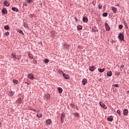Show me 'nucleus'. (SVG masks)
I'll return each instance as SVG.
<instances>
[{"label":"nucleus","instance_id":"nucleus-10","mask_svg":"<svg viewBox=\"0 0 129 129\" xmlns=\"http://www.w3.org/2000/svg\"><path fill=\"white\" fill-rule=\"evenodd\" d=\"M83 22L84 23H88V18L86 16H84L83 17Z\"/></svg>","mask_w":129,"mask_h":129},{"label":"nucleus","instance_id":"nucleus-15","mask_svg":"<svg viewBox=\"0 0 129 129\" xmlns=\"http://www.w3.org/2000/svg\"><path fill=\"white\" fill-rule=\"evenodd\" d=\"M12 10L13 12H16V13H18L19 12V9L16 7H12Z\"/></svg>","mask_w":129,"mask_h":129},{"label":"nucleus","instance_id":"nucleus-22","mask_svg":"<svg viewBox=\"0 0 129 129\" xmlns=\"http://www.w3.org/2000/svg\"><path fill=\"white\" fill-rule=\"evenodd\" d=\"M63 48L64 49H69V45L67 43H64L63 44Z\"/></svg>","mask_w":129,"mask_h":129},{"label":"nucleus","instance_id":"nucleus-33","mask_svg":"<svg viewBox=\"0 0 129 129\" xmlns=\"http://www.w3.org/2000/svg\"><path fill=\"white\" fill-rule=\"evenodd\" d=\"M107 15H108V14L106 12H105L104 13H103V17H107Z\"/></svg>","mask_w":129,"mask_h":129},{"label":"nucleus","instance_id":"nucleus-1","mask_svg":"<svg viewBox=\"0 0 129 129\" xmlns=\"http://www.w3.org/2000/svg\"><path fill=\"white\" fill-rule=\"evenodd\" d=\"M11 56L12 57V59H14V60H20L21 58L22 57V55H16V53L15 52H13L11 54Z\"/></svg>","mask_w":129,"mask_h":129},{"label":"nucleus","instance_id":"nucleus-20","mask_svg":"<svg viewBox=\"0 0 129 129\" xmlns=\"http://www.w3.org/2000/svg\"><path fill=\"white\" fill-rule=\"evenodd\" d=\"M98 71L99 72H100V73H102L103 72H104V71H105V69H100L99 68L98 69Z\"/></svg>","mask_w":129,"mask_h":129},{"label":"nucleus","instance_id":"nucleus-12","mask_svg":"<svg viewBox=\"0 0 129 129\" xmlns=\"http://www.w3.org/2000/svg\"><path fill=\"white\" fill-rule=\"evenodd\" d=\"M112 11L113 12V14H116V12L117 11V9L114 7H111Z\"/></svg>","mask_w":129,"mask_h":129},{"label":"nucleus","instance_id":"nucleus-18","mask_svg":"<svg viewBox=\"0 0 129 129\" xmlns=\"http://www.w3.org/2000/svg\"><path fill=\"white\" fill-rule=\"evenodd\" d=\"M57 90H58V93H59V94H61V93H62V92H63V89L60 87H58Z\"/></svg>","mask_w":129,"mask_h":129},{"label":"nucleus","instance_id":"nucleus-13","mask_svg":"<svg viewBox=\"0 0 129 129\" xmlns=\"http://www.w3.org/2000/svg\"><path fill=\"white\" fill-rule=\"evenodd\" d=\"M92 31L94 32H98V29H97V28L96 26H94L92 28Z\"/></svg>","mask_w":129,"mask_h":129},{"label":"nucleus","instance_id":"nucleus-48","mask_svg":"<svg viewBox=\"0 0 129 129\" xmlns=\"http://www.w3.org/2000/svg\"><path fill=\"white\" fill-rule=\"evenodd\" d=\"M119 74H120V73H119V72H116V73H115V75H116L117 76H118L119 75Z\"/></svg>","mask_w":129,"mask_h":129},{"label":"nucleus","instance_id":"nucleus-27","mask_svg":"<svg viewBox=\"0 0 129 129\" xmlns=\"http://www.w3.org/2000/svg\"><path fill=\"white\" fill-rule=\"evenodd\" d=\"M28 57L31 59H33V55H32V54L30 53H28Z\"/></svg>","mask_w":129,"mask_h":129},{"label":"nucleus","instance_id":"nucleus-6","mask_svg":"<svg viewBox=\"0 0 129 129\" xmlns=\"http://www.w3.org/2000/svg\"><path fill=\"white\" fill-rule=\"evenodd\" d=\"M123 114L125 116H126L128 114V110L127 109H124L123 111Z\"/></svg>","mask_w":129,"mask_h":129},{"label":"nucleus","instance_id":"nucleus-34","mask_svg":"<svg viewBox=\"0 0 129 129\" xmlns=\"http://www.w3.org/2000/svg\"><path fill=\"white\" fill-rule=\"evenodd\" d=\"M44 62L46 63H49V59L48 58H46L45 59H44Z\"/></svg>","mask_w":129,"mask_h":129},{"label":"nucleus","instance_id":"nucleus-47","mask_svg":"<svg viewBox=\"0 0 129 129\" xmlns=\"http://www.w3.org/2000/svg\"><path fill=\"white\" fill-rule=\"evenodd\" d=\"M60 120L61 123H63V117H60Z\"/></svg>","mask_w":129,"mask_h":129},{"label":"nucleus","instance_id":"nucleus-24","mask_svg":"<svg viewBox=\"0 0 129 129\" xmlns=\"http://www.w3.org/2000/svg\"><path fill=\"white\" fill-rule=\"evenodd\" d=\"M9 94L10 96H13V95L15 94V92L13 91H11L9 92Z\"/></svg>","mask_w":129,"mask_h":129},{"label":"nucleus","instance_id":"nucleus-58","mask_svg":"<svg viewBox=\"0 0 129 129\" xmlns=\"http://www.w3.org/2000/svg\"><path fill=\"white\" fill-rule=\"evenodd\" d=\"M100 80H101L100 79V80H99V81H100Z\"/></svg>","mask_w":129,"mask_h":129},{"label":"nucleus","instance_id":"nucleus-49","mask_svg":"<svg viewBox=\"0 0 129 129\" xmlns=\"http://www.w3.org/2000/svg\"><path fill=\"white\" fill-rule=\"evenodd\" d=\"M124 67V66L122 64L120 68H121L122 69H123Z\"/></svg>","mask_w":129,"mask_h":129},{"label":"nucleus","instance_id":"nucleus-8","mask_svg":"<svg viewBox=\"0 0 129 129\" xmlns=\"http://www.w3.org/2000/svg\"><path fill=\"white\" fill-rule=\"evenodd\" d=\"M2 13L3 15H8V10H7V9L6 8H3L2 9Z\"/></svg>","mask_w":129,"mask_h":129},{"label":"nucleus","instance_id":"nucleus-28","mask_svg":"<svg viewBox=\"0 0 129 129\" xmlns=\"http://www.w3.org/2000/svg\"><path fill=\"white\" fill-rule=\"evenodd\" d=\"M26 2H27V3L28 4H32V3H33V0H25Z\"/></svg>","mask_w":129,"mask_h":129},{"label":"nucleus","instance_id":"nucleus-42","mask_svg":"<svg viewBox=\"0 0 129 129\" xmlns=\"http://www.w3.org/2000/svg\"><path fill=\"white\" fill-rule=\"evenodd\" d=\"M4 35H6L7 36H9L10 35V32H7L4 33Z\"/></svg>","mask_w":129,"mask_h":129},{"label":"nucleus","instance_id":"nucleus-45","mask_svg":"<svg viewBox=\"0 0 129 129\" xmlns=\"http://www.w3.org/2000/svg\"><path fill=\"white\" fill-rule=\"evenodd\" d=\"M117 113L119 114V115H120V110H117Z\"/></svg>","mask_w":129,"mask_h":129},{"label":"nucleus","instance_id":"nucleus-31","mask_svg":"<svg viewBox=\"0 0 129 129\" xmlns=\"http://www.w3.org/2000/svg\"><path fill=\"white\" fill-rule=\"evenodd\" d=\"M123 28V25L120 24L118 26V29H119L120 30H121V29H122Z\"/></svg>","mask_w":129,"mask_h":129},{"label":"nucleus","instance_id":"nucleus-30","mask_svg":"<svg viewBox=\"0 0 129 129\" xmlns=\"http://www.w3.org/2000/svg\"><path fill=\"white\" fill-rule=\"evenodd\" d=\"M73 114L75 115V116H77V117H78L80 115L79 113L78 112H75Z\"/></svg>","mask_w":129,"mask_h":129},{"label":"nucleus","instance_id":"nucleus-52","mask_svg":"<svg viewBox=\"0 0 129 129\" xmlns=\"http://www.w3.org/2000/svg\"><path fill=\"white\" fill-rule=\"evenodd\" d=\"M31 110H33V111H34V112H37L36 109H32Z\"/></svg>","mask_w":129,"mask_h":129},{"label":"nucleus","instance_id":"nucleus-54","mask_svg":"<svg viewBox=\"0 0 129 129\" xmlns=\"http://www.w3.org/2000/svg\"><path fill=\"white\" fill-rule=\"evenodd\" d=\"M25 83H26V84H27V85H29V83L25 82Z\"/></svg>","mask_w":129,"mask_h":129},{"label":"nucleus","instance_id":"nucleus-29","mask_svg":"<svg viewBox=\"0 0 129 129\" xmlns=\"http://www.w3.org/2000/svg\"><path fill=\"white\" fill-rule=\"evenodd\" d=\"M124 25L125 26V28H126V29H128V26L126 22H124Z\"/></svg>","mask_w":129,"mask_h":129},{"label":"nucleus","instance_id":"nucleus-32","mask_svg":"<svg viewBox=\"0 0 129 129\" xmlns=\"http://www.w3.org/2000/svg\"><path fill=\"white\" fill-rule=\"evenodd\" d=\"M13 83H15V84H18V80H17L16 79H14L13 80Z\"/></svg>","mask_w":129,"mask_h":129},{"label":"nucleus","instance_id":"nucleus-37","mask_svg":"<svg viewBox=\"0 0 129 129\" xmlns=\"http://www.w3.org/2000/svg\"><path fill=\"white\" fill-rule=\"evenodd\" d=\"M19 33H20V34H21V35H24V32H23V30H20L19 31Z\"/></svg>","mask_w":129,"mask_h":129},{"label":"nucleus","instance_id":"nucleus-2","mask_svg":"<svg viewBox=\"0 0 129 129\" xmlns=\"http://www.w3.org/2000/svg\"><path fill=\"white\" fill-rule=\"evenodd\" d=\"M118 38L120 41H123L124 40V35L122 33H119Z\"/></svg>","mask_w":129,"mask_h":129},{"label":"nucleus","instance_id":"nucleus-51","mask_svg":"<svg viewBox=\"0 0 129 129\" xmlns=\"http://www.w3.org/2000/svg\"><path fill=\"white\" fill-rule=\"evenodd\" d=\"M34 64H37V60H35L34 61H33Z\"/></svg>","mask_w":129,"mask_h":129},{"label":"nucleus","instance_id":"nucleus-44","mask_svg":"<svg viewBox=\"0 0 129 129\" xmlns=\"http://www.w3.org/2000/svg\"><path fill=\"white\" fill-rule=\"evenodd\" d=\"M113 86H114V87H119V85L118 84L113 85Z\"/></svg>","mask_w":129,"mask_h":129},{"label":"nucleus","instance_id":"nucleus-21","mask_svg":"<svg viewBox=\"0 0 129 129\" xmlns=\"http://www.w3.org/2000/svg\"><path fill=\"white\" fill-rule=\"evenodd\" d=\"M112 76V72L111 71L108 72L107 73V76L108 77H110V76Z\"/></svg>","mask_w":129,"mask_h":129},{"label":"nucleus","instance_id":"nucleus-39","mask_svg":"<svg viewBox=\"0 0 129 129\" xmlns=\"http://www.w3.org/2000/svg\"><path fill=\"white\" fill-rule=\"evenodd\" d=\"M51 36H52V37H53L54 38V37H55V36H56V35H55V32H51Z\"/></svg>","mask_w":129,"mask_h":129},{"label":"nucleus","instance_id":"nucleus-16","mask_svg":"<svg viewBox=\"0 0 129 129\" xmlns=\"http://www.w3.org/2000/svg\"><path fill=\"white\" fill-rule=\"evenodd\" d=\"M4 6H5L6 7H10V3H9L8 2V1H5L4 2Z\"/></svg>","mask_w":129,"mask_h":129},{"label":"nucleus","instance_id":"nucleus-14","mask_svg":"<svg viewBox=\"0 0 129 129\" xmlns=\"http://www.w3.org/2000/svg\"><path fill=\"white\" fill-rule=\"evenodd\" d=\"M17 103H18V104H21L22 103V98H19L17 101Z\"/></svg>","mask_w":129,"mask_h":129},{"label":"nucleus","instance_id":"nucleus-4","mask_svg":"<svg viewBox=\"0 0 129 129\" xmlns=\"http://www.w3.org/2000/svg\"><path fill=\"white\" fill-rule=\"evenodd\" d=\"M99 105L101 106V107H102V108H104V109H107V107L105 105L104 103H103L102 102H99Z\"/></svg>","mask_w":129,"mask_h":129},{"label":"nucleus","instance_id":"nucleus-57","mask_svg":"<svg viewBox=\"0 0 129 129\" xmlns=\"http://www.w3.org/2000/svg\"><path fill=\"white\" fill-rule=\"evenodd\" d=\"M127 92H128V93H129V90H128V91H127Z\"/></svg>","mask_w":129,"mask_h":129},{"label":"nucleus","instance_id":"nucleus-35","mask_svg":"<svg viewBox=\"0 0 129 129\" xmlns=\"http://www.w3.org/2000/svg\"><path fill=\"white\" fill-rule=\"evenodd\" d=\"M98 8L99 10H101L102 9V5H101V4H99Z\"/></svg>","mask_w":129,"mask_h":129},{"label":"nucleus","instance_id":"nucleus-9","mask_svg":"<svg viewBox=\"0 0 129 129\" xmlns=\"http://www.w3.org/2000/svg\"><path fill=\"white\" fill-rule=\"evenodd\" d=\"M63 78H64V79H70V77L69 76V75L65 73L63 74Z\"/></svg>","mask_w":129,"mask_h":129},{"label":"nucleus","instance_id":"nucleus-11","mask_svg":"<svg viewBox=\"0 0 129 129\" xmlns=\"http://www.w3.org/2000/svg\"><path fill=\"white\" fill-rule=\"evenodd\" d=\"M95 69H96V68L94 66L89 67V70L90 71H91V72H93Z\"/></svg>","mask_w":129,"mask_h":129},{"label":"nucleus","instance_id":"nucleus-23","mask_svg":"<svg viewBox=\"0 0 129 129\" xmlns=\"http://www.w3.org/2000/svg\"><path fill=\"white\" fill-rule=\"evenodd\" d=\"M78 31H81L82 30V26L78 25L77 26Z\"/></svg>","mask_w":129,"mask_h":129},{"label":"nucleus","instance_id":"nucleus-7","mask_svg":"<svg viewBox=\"0 0 129 129\" xmlns=\"http://www.w3.org/2000/svg\"><path fill=\"white\" fill-rule=\"evenodd\" d=\"M45 123L47 124V125H50V124L52 123V120L51 119H47L45 120Z\"/></svg>","mask_w":129,"mask_h":129},{"label":"nucleus","instance_id":"nucleus-50","mask_svg":"<svg viewBox=\"0 0 129 129\" xmlns=\"http://www.w3.org/2000/svg\"><path fill=\"white\" fill-rule=\"evenodd\" d=\"M23 5L25 6V7H27V6H28V4L27 3H24Z\"/></svg>","mask_w":129,"mask_h":129},{"label":"nucleus","instance_id":"nucleus-26","mask_svg":"<svg viewBox=\"0 0 129 129\" xmlns=\"http://www.w3.org/2000/svg\"><path fill=\"white\" fill-rule=\"evenodd\" d=\"M4 29L5 30H10V26L8 25H7L4 27Z\"/></svg>","mask_w":129,"mask_h":129},{"label":"nucleus","instance_id":"nucleus-38","mask_svg":"<svg viewBox=\"0 0 129 129\" xmlns=\"http://www.w3.org/2000/svg\"><path fill=\"white\" fill-rule=\"evenodd\" d=\"M58 72H59V74H62V75L64 74L63 71H62L61 70H60Z\"/></svg>","mask_w":129,"mask_h":129},{"label":"nucleus","instance_id":"nucleus-17","mask_svg":"<svg viewBox=\"0 0 129 129\" xmlns=\"http://www.w3.org/2000/svg\"><path fill=\"white\" fill-rule=\"evenodd\" d=\"M87 83V80L86 79H83L82 80V84L83 85H85Z\"/></svg>","mask_w":129,"mask_h":129},{"label":"nucleus","instance_id":"nucleus-25","mask_svg":"<svg viewBox=\"0 0 129 129\" xmlns=\"http://www.w3.org/2000/svg\"><path fill=\"white\" fill-rule=\"evenodd\" d=\"M42 115H43V114L41 113H38L36 115L37 117H38L39 118H40V117H41Z\"/></svg>","mask_w":129,"mask_h":129},{"label":"nucleus","instance_id":"nucleus-3","mask_svg":"<svg viewBox=\"0 0 129 129\" xmlns=\"http://www.w3.org/2000/svg\"><path fill=\"white\" fill-rule=\"evenodd\" d=\"M27 77L29 79H30V80H34V79H35V77H34V75H33L32 73L29 74Z\"/></svg>","mask_w":129,"mask_h":129},{"label":"nucleus","instance_id":"nucleus-36","mask_svg":"<svg viewBox=\"0 0 129 129\" xmlns=\"http://www.w3.org/2000/svg\"><path fill=\"white\" fill-rule=\"evenodd\" d=\"M33 17H35V14H30L29 15L30 19H32V18H33Z\"/></svg>","mask_w":129,"mask_h":129},{"label":"nucleus","instance_id":"nucleus-55","mask_svg":"<svg viewBox=\"0 0 129 129\" xmlns=\"http://www.w3.org/2000/svg\"><path fill=\"white\" fill-rule=\"evenodd\" d=\"M49 98V95L47 96V99Z\"/></svg>","mask_w":129,"mask_h":129},{"label":"nucleus","instance_id":"nucleus-53","mask_svg":"<svg viewBox=\"0 0 129 129\" xmlns=\"http://www.w3.org/2000/svg\"><path fill=\"white\" fill-rule=\"evenodd\" d=\"M76 109H77V110H78V108H77V106H76Z\"/></svg>","mask_w":129,"mask_h":129},{"label":"nucleus","instance_id":"nucleus-43","mask_svg":"<svg viewBox=\"0 0 129 129\" xmlns=\"http://www.w3.org/2000/svg\"><path fill=\"white\" fill-rule=\"evenodd\" d=\"M65 116V114H64V113H62L61 114V117H63V118H64V117Z\"/></svg>","mask_w":129,"mask_h":129},{"label":"nucleus","instance_id":"nucleus-5","mask_svg":"<svg viewBox=\"0 0 129 129\" xmlns=\"http://www.w3.org/2000/svg\"><path fill=\"white\" fill-rule=\"evenodd\" d=\"M104 26L106 28V31H110V27H109V25L107 23H104Z\"/></svg>","mask_w":129,"mask_h":129},{"label":"nucleus","instance_id":"nucleus-46","mask_svg":"<svg viewBox=\"0 0 129 129\" xmlns=\"http://www.w3.org/2000/svg\"><path fill=\"white\" fill-rule=\"evenodd\" d=\"M75 23H77V22H78V19H77V18L75 17Z\"/></svg>","mask_w":129,"mask_h":129},{"label":"nucleus","instance_id":"nucleus-41","mask_svg":"<svg viewBox=\"0 0 129 129\" xmlns=\"http://www.w3.org/2000/svg\"><path fill=\"white\" fill-rule=\"evenodd\" d=\"M24 26L25 28H27V27H28V25L27 24L26 22H24Z\"/></svg>","mask_w":129,"mask_h":129},{"label":"nucleus","instance_id":"nucleus-40","mask_svg":"<svg viewBox=\"0 0 129 129\" xmlns=\"http://www.w3.org/2000/svg\"><path fill=\"white\" fill-rule=\"evenodd\" d=\"M70 106L73 108V107H74V106H75V104H73V103H71L70 104Z\"/></svg>","mask_w":129,"mask_h":129},{"label":"nucleus","instance_id":"nucleus-19","mask_svg":"<svg viewBox=\"0 0 129 129\" xmlns=\"http://www.w3.org/2000/svg\"><path fill=\"white\" fill-rule=\"evenodd\" d=\"M107 120L108 121H112V120H113V117H112V116H109L108 118H107Z\"/></svg>","mask_w":129,"mask_h":129},{"label":"nucleus","instance_id":"nucleus-56","mask_svg":"<svg viewBox=\"0 0 129 129\" xmlns=\"http://www.w3.org/2000/svg\"><path fill=\"white\" fill-rule=\"evenodd\" d=\"M0 127H2V124H0Z\"/></svg>","mask_w":129,"mask_h":129}]
</instances>
